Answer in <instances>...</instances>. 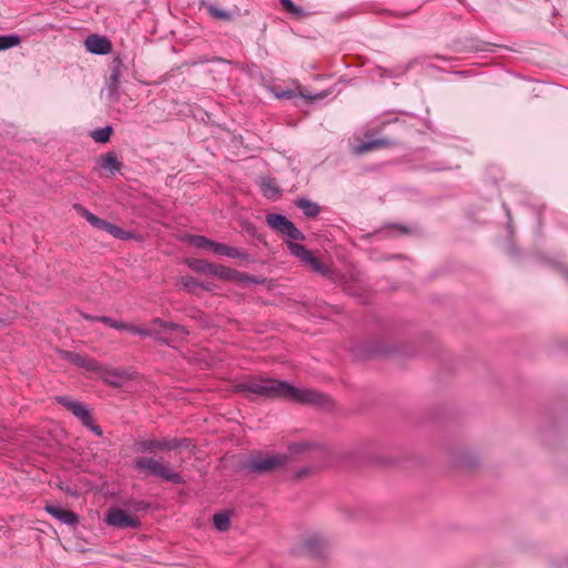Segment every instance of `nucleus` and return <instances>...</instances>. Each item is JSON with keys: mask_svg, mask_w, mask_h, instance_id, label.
Returning <instances> with one entry per match:
<instances>
[{"mask_svg": "<svg viewBox=\"0 0 568 568\" xmlns=\"http://www.w3.org/2000/svg\"><path fill=\"white\" fill-rule=\"evenodd\" d=\"M244 392L253 393L264 397H282L300 404L317 405L327 407L329 398L314 389L297 388L287 382H280L272 378H252L240 385Z\"/></svg>", "mask_w": 568, "mask_h": 568, "instance_id": "nucleus-1", "label": "nucleus"}, {"mask_svg": "<svg viewBox=\"0 0 568 568\" xmlns=\"http://www.w3.org/2000/svg\"><path fill=\"white\" fill-rule=\"evenodd\" d=\"M152 325L159 326L164 331L170 332L169 336H161L159 331L148 329L140 327L138 328V335L144 336V337H154L156 341H159L162 344H165L168 346H173V344L176 341L183 339L186 335H189V331L176 323L164 321L162 318H154L152 321Z\"/></svg>", "mask_w": 568, "mask_h": 568, "instance_id": "nucleus-2", "label": "nucleus"}, {"mask_svg": "<svg viewBox=\"0 0 568 568\" xmlns=\"http://www.w3.org/2000/svg\"><path fill=\"white\" fill-rule=\"evenodd\" d=\"M134 467L140 470H145L148 475L156 476L163 480L173 484H183L182 476L174 471L170 466L163 464L161 460L152 457H142L134 460Z\"/></svg>", "mask_w": 568, "mask_h": 568, "instance_id": "nucleus-3", "label": "nucleus"}, {"mask_svg": "<svg viewBox=\"0 0 568 568\" xmlns=\"http://www.w3.org/2000/svg\"><path fill=\"white\" fill-rule=\"evenodd\" d=\"M287 463L285 455H253L243 464V469L251 474H265L283 467Z\"/></svg>", "mask_w": 568, "mask_h": 568, "instance_id": "nucleus-4", "label": "nucleus"}, {"mask_svg": "<svg viewBox=\"0 0 568 568\" xmlns=\"http://www.w3.org/2000/svg\"><path fill=\"white\" fill-rule=\"evenodd\" d=\"M266 222L276 232L286 235L293 241H304L305 235L286 216L276 213L266 215Z\"/></svg>", "mask_w": 568, "mask_h": 568, "instance_id": "nucleus-5", "label": "nucleus"}, {"mask_svg": "<svg viewBox=\"0 0 568 568\" xmlns=\"http://www.w3.org/2000/svg\"><path fill=\"white\" fill-rule=\"evenodd\" d=\"M287 247L292 255L298 257L302 262L306 263L312 267L313 271L322 274L327 275L328 268L322 264L318 258L308 251L303 244L295 243V242H288Z\"/></svg>", "mask_w": 568, "mask_h": 568, "instance_id": "nucleus-6", "label": "nucleus"}, {"mask_svg": "<svg viewBox=\"0 0 568 568\" xmlns=\"http://www.w3.org/2000/svg\"><path fill=\"white\" fill-rule=\"evenodd\" d=\"M105 521L110 526L120 529L139 528L141 526V521L138 517L128 514L121 508L111 509L106 515Z\"/></svg>", "mask_w": 568, "mask_h": 568, "instance_id": "nucleus-7", "label": "nucleus"}, {"mask_svg": "<svg viewBox=\"0 0 568 568\" xmlns=\"http://www.w3.org/2000/svg\"><path fill=\"white\" fill-rule=\"evenodd\" d=\"M57 402L78 417L82 425H89L91 422L92 415L84 404L72 400L68 396H58Z\"/></svg>", "mask_w": 568, "mask_h": 568, "instance_id": "nucleus-8", "label": "nucleus"}, {"mask_svg": "<svg viewBox=\"0 0 568 568\" xmlns=\"http://www.w3.org/2000/svg\"><path fill=\"white\" fill-rule=\"evenodd\" d=\"M305 551L314 558H324L328 554L329 545L322 535H313L304 541Z\"/></svg>", "mask_w": 568, "mask_h": 568, "instance_id": "nucleus-9", "label": "nucleus"}, {"mask_svg": "<svg viewBox=\"0 0 568 568\" xmlns=\"http://www.w3.org/2000/svg\"><path fill=\"white\" fill-rule=\"evenodd\" d=\"M85 49L93 54H108L112 51V42L103 36L90 34L84 40Z\"/></svg>", "mask_w": 568, "mask_h": 568, "instance_id": "nucleus-10", "label": "nucleus"}, {"mask_svg": "<svg viewBox=\"0 0 568 568\" xmlns=\"http://www.w3.org/2000/svg\"><path fill=\"white\" fill-rule=\"evenodd\" d=\"M60 355L63 359L72 363L78 367L84 368L87 371L98 369V362L87 355L71 351H60Z\"/></svg>", "mask_w": 568, "mask_h": 568, "instance_id": "nucleus-11", "label": "nucleus"}, {"mask_svg": "<svg viewBox=\"0 0 568 568\" xmlns=\"http://www.w3.org/2000/svg\"><path fill=\"white\" fill-rule=\"evenodd\" d=\"M44 509L62 524L75 526L79 523V516L75 513L64 509L59 505H47Z\"/></svg>", "mask_w": 568, "mask_h": 568, "instance_id": "nucleus-12", "label": "nucleus"}, {"mask_svg": "<svg viewBox=\"0 0 568 568\" xmlns=\"http://www.w3.org/2000/svg\"><path fill=\"white\" fill-rule=\"evenodd\" d=\"M100 169L104 170L109 176L120 172L123 163L119 160L118 154L114 151H110L101 155L98 160Z\"/></svg>", "mask_w": 568, "mask_h": 568, "instance_id": "nucleus-13", "label": "nucleus"}, {"mask_svg": "<svg viewBox=\"0 0 568 568\" xmlns=\"http://www.w3.org/2000/svg\"><path fill=\"white\" fill-rule=\"evenodd\" d=\"M215 276L225 280H235L239 282L253 283L256 284L258 281L248 274L237 272L235 270H231L229 267L222 265H215Z\"/></svg>", "mask_w": 568, "mask_h": 568, "instance_id": "nucleus-14", "label": "nucleus"}, {"mask_svg": "<svg viewBox=\"0 0 568 568\" xmlns=\"http://www.w3.org/2000/svg\"><path fill=\"white\" fill-rule=\"evenodd\" d=\"M138 450L141 453L174 450V444H171V438L142 440L138 443Z\"/></svg>", "mask_w": 568, "mask_h": 568, "instance_id": "nucleus-15", "label": "nucleus"}, {"mask_svg": "<svg viewBox=\"0 0 568 568\" xmlns=\"http://www.w3.org/2000/svg\"><path fill=\"white\" fill-rule=\"evenodd\" d=\"M215 254L224 255L232 258H237L245 262H252L251 255L243 248L230 246L226 244L215 242Z\"/></svg>", "mask_w": 568, "mask_h": 568, "instance_id": "nucleus-16", "label": "nucleus"}, {"mask_svg": "<svg viewBox=\"0 0 568 568\" xmlns=\"http://www.w3.org/2000/svg\"><path fill=\"white\" fill-rule=\"evenodd\" d=\"M179 283L183 288L190 293H199L200 291H211V283L207 281H201L194 276H181Z\"/></svg>", "mask_w": 568, "mask_h": 568, "instance_id": "nucleus-17", "label": "nucleus"}, {"mask_svg": "<svg viewBox=\"0 0 568 568\" xmlns=\"http://www.w3.org/2000/svg\"><path fill=\"white\" fill-rule=\"evenodd\" d=\"M74 209L81 213V215L92 225L94 226L95 229L98 230H103L105 231L106 233H109V230L111 227V224L110 222L103 220V219H100L99 216H97L95 214L91 213L90 211H88L87 209L82 207L80 204H75L74 205Z\"/></svg>", "mask_w": 568, "mask_h": 568, "instance_id": "nucleus-18", "label": "nucleus"}, {"mask_svg": "<svg viewBox=\"0 0 568 568\" xmlns=\"http://www.w3.org/2000/svg\"><path fill=\"white\" fill-rule=\"evenodd\" d=\"M123 68H124L123 60L120 57L113 58V60L110 64V69H111V73L109 77L110 90L114 91L119 87Z\"/></svg>", "mask_w": 568, "mask_h": 568, "instance_id": "nucleus-19", "label": "nucleus"}, {"mask_svg": "<svg viewBox=\"0 0 568 568\" xmlns=\"http://www.w3.org/2000/svg\"><path fill=\"white\" fill-rule=\"evenodd\" d=\"M295 205L303 211V214L308 219H314L320 214V206L317 203L301 197L295 201Z\"/></svg>", "mask_w": 568, "mask_h": 568, "instance_id": "nucleus-20", "label": "nucleus"}, {"mask_svg": "<svg viewBox=\"0 0 568 568\" xmlns=\"http://www.w3.org/2000/svg\"><path fill=\"white\" fill-rule=\"evenodd\" d=\"M185 264L194 272L203 275L213 274V264L200 258H186Z\"/></svg>", "mask_w": 568, "mask_h": 568, "instance_id": "nucleus-21", "label": "nucleus"}, {"mask_svg": "<svg viewBox=\"0 0 568 568\" xmlns=\"http://www.w3.org/2000/svg\"><path fill=\"white\" fill-rule=\"evenodd\" d=\"M390 143L385 139H376L369 142L361 143L356 146L355 152L363 154L377 148L389 145Z\"/></svg>", "mask_w": 568, "mask_h": 568, "instance_id": "nucleus-22", "label": "nucleus"}, {"mask_svg": "<svg viewBox=\"0 0 568 568\" xmlns=\"http://www.w3.org/2000/svg\"><path fill=\"white\" fill-rule=\"evenodd\" d=\"M185 241L199 248H213V241L202 235H186Z\"/></svg>", "mask_w": 568, "mask_h": 568, "instance_id": "nucleus-23", "label": "nucleus"}, {"mask_svg": "<svg viewBox=\"0 0 568 568\" xmlns=\"http://www.w3.org/2000/svg\"><path fill=\"white\" fill-rule=\"evenodd\" d=\"M231 511L215 513V530L226 531L230 528Z\"/></svg>", "mask_w": 568, "mask_h": 568, "instance_id": "nucleus-24", "label": "nucleus"}, {"mask_svg": "<svg viewBox=\"0 0 568 568\" xmlns=\"http://www.w3.org/2000/svg\"><path fill=\"white\" fill-rule=\"evenodd\" d=\"M21 43V37L18 34L0 36V51L13 48Z\"/></svg>", "mask_w": 568, "mask_h": 568, "instance_id": "nucleus-25", "label": "nucleus"}, {"mask_svg": "<svg viewBox=\"0 0 568 568\" xmlns=\"http://www.w3.org/2000/svg\"><path fill=\"white\" fill-rule=\"evenodd\" d=\"M112 128L111 126H104L101 129H97L91 133V136L95 142L99 143H106L110 140V136L112 134Z\"/></svg>", "mask_w": 568, "mask_h": 568, "instance_id": "nucleus-26", "label": "nucleus"}, {"mask_svg": "<svg viewBox=\"0 0 568 568\" xmlns=\"http://www.w3.org/2000/svg\"><path fill=\"white\" fill-rule=\"evenodd\" d=\"M128 377H129V375H128V373L125 371H123V369H115V371H112V372L108 373L106 382L110 385L118 387V386L121 385V381L125 379Z\"/></svg>", "mask_w": 568, "mask_h": 568, "instance_id": "nucleus-27", "label": "nucleus"}, {"mask_svg": "<svg viewBox=\"0 0 568 568\" xmlns=\"http://www.w3.org/2000/svg\"><path fill=\"white\" fill-rule=\"evenodd\" d=\"M282 7L285 9L286 12L290 14L302 18L305 16V11L303 8L295 4L292 0H280Z\"/></svg>", "mask_w": 568, "mask_h": 568, "instance_id": "nucleus-28", "label": "nucleus"}, {"mask_svg": "<svg viewBox=\"0 0 568 568\" xmlns=\"http://www.w3.org/2000/svg\"><path fill=\"white\" fill-rule=\"evenodd\" d=\"M240 10L237 8H234L232 10H223L215 8V19L220 20H232L236 17H239Z\"/></svg>", "mask_w": 568, "mask_h": 568, "instance_id": "nucleus-29", "label": "nucleus"}, {"mask_svg": "<svg viewBox=\"0 0 568 568\" xmlns=\"http://www.w3.org/2000/svg\"><path fill=\"white\" fill-rule=\"evenodd\" d=\"M109 234L120 240H130L133 237V234L131 232L124 231L115 224H111Z\"/></svg>", "mask_w": 568, "mask_h": 568, "instance_id": "nucleus-30", "label": "nucleus"}, {"mask_svg": "<svg viewBox=\"0 0 568 568\" xmlns=\"http://www.w3.org/2000/svg\"><path fill=\"white\" fill-rule=\"evenodd\" d=\"M313 445L308 442L293 443L288 446V450L292 455L302 454L308 450Z\"/></svg>", "mask_w": 568, "mask_h": 568, "instance_id": "nucleus-31", "label": "nucleus"}, {"mask_svg": "<svg viewBox=\"0 0 568 568\" xmlns=\"http://www.w3.org/2000/svg\"><path fill=\"white\" fill-rule=\"evenodd\" d=\"M97 322H101L112 328H115V329H122V327H124L122 325V322L120 321H115L114 318L110 317V316H100V317H97Z\"/></svg>", "mask_w": 568, "mask_h": 568, "instance_id": "nucleus-32", "label": "nucleus"}, {"mask_svg": "<svg viewBox=\"0 0 568 568\" xmlns=\"http://www.w3.org/2000/svg\"><path fill=\"white\" fill-rule=\"evenodd\" d=\"M171 444H174V450L180 448H189L192 445L190 438H171Z\"/></svg>", "mask_w": 568, "mask_h": 568, "instance_id": "nucleus-33", "label": "nucleus"}, {"mask_svg": "<svg viewBox=\"0 0 568 568\" xmlns=\"http://www.w3.org/2000/svg\"><path fill=\"white\" fill-rule=\"evenodd\" d=\"M242 226L248 235L260 239L257 227L252 222H243Z\"/></svg>", "mask_w": 568, "mask_h": 568, "instance_id": "nucleus-34", "label": "nucleus"}, {"mask_svg": "<svg viewBox=\"0 0 568 568\" xmlns=\"http://www.w3.org/2000/svg\"><path fill=\"white\" fill-rule=\"evenodd\" d=\"M84 426L88 427L89 429H91L99 437H101L103 435L102 428L94 423L93 417H91V422L89 423V425H84Z\"/></svg>", "mask_w": 568, "mask_h": 568, "instance_id": "nucleus-35", "label": "nucleus"}, {"mask_svg": "<svg viewBox=\"0 0 568 568\" xmlns=\"http://www.w3.org/2000/svg\"><path fill=\"white\" fill-rule=\"evenodd\" d=\"M392 353V349L388 347H374L369 349L371 355H386Z\"/></svg>", "mask_w": 568, "mask_h": 568, "instance_id": "nucleus-36", "label": "nucleus"}, {"mask_svg": "<svg viewBox=\"0 0 568 568\" xmlns=\"http://www.w3.org/2000/svg\"><path fill=\"white\" fill-rule=\"evenodd\" d=\"M263 190H264V194L266 196H268V197L274 195V194H276L278 192L277 187H275V186H273L271 184H264Z\"/></svg>", "mask_w": 568, "mask_h": 568, "instance_id": "nucleus-37", "label": "nucleus"}, {"mask_svg": "<svg viewBox=\"0 0 568 568\" xmlns=\"http://www.w3.org/2000/svg\"><path fill=\"white\" fill-rule=\"evenodd\" d=\"M503 207L506 212V215L508 217V230L509 232L511 233L513 232V229H514V225H513V220H511V214H510V209L508 207V205L506 203L503 204Z\"/></svg>", "mask_w": 568, "mask_h": 568, "instance_id": "nucleus-38", "label": "nucleus"}, {"mask_svg": "<svg viewBox=\"0 0 568 568\" xmlns=\"http://www.w3.org/2000/svg\"><path fill=\"white\" fill-rule=\"evenodd\" d=\"M277 97L280 99H292V98L297 97V94L293 90H286V91L281 92Z\"/></svg>", "mask_w": 568, "mask_h": 568, "instance_id": "nucleus-39", "label": "nucleus"}, {"mask_svg": "<svg viewBox=\"0 0 568 568\" xmlns=\"http://www.w3.org/2000/svg\"><path fill=\"white\" fill-rule=\"evenodd\" d=\"M122 325L124 327H122L121 331H128V332H130L132 334H136L138 333L139 326H135V325H132V324H128V323H124V322H122Z\"/></svg>", "mask_w": 568, "mask_h": 568, "instance_id": "nucleus-40", "label": "nucleus"}, {"mask_svg": "<svg viewBox=\"0 0 568 568\" xmlns=\"http://www.w3.org/2000/svg\"><path fill=\"white\" fill-rule=\"evenodd\" d=\"M344 290L351 295H358V290L354 288L351 284L346 283Z\"/></svg>", "mask_w": 568, "mask_h": 568, "instance_id": "nucleus-41", "label": "nucleus"}, {"mask_svg": "<svg viewBox=\"0 0 568 568\" xmlns=\"http://www.w3.org/2000/svg\"><path fill=\"white\" fill-rule=\"evenodd\" d=\"M310 473H311V468L304 467L297 471L296 477L303 478V477L307 476Z\"/></svg>", "mask_w": 568, "mask_h": 568, "instance_id": "nucleus-42", "label": "nucleus"}, {"mask_svg": "<svg viewBox=\"0 0 568 568\" xmlns=\"http://www.w3.org/2000/svg\"><path fill=\"white\" fill-rule=\"evenodd\" d=\"M302 98L307 100H315L317 97L308 95V94H301ZM323 95H318V98H322Z\"/></svg>", "mask_w": 568, "mask_h": 568, "instance_id": "nucleus-43", "label": "nucleus"}, {"mask_svg": "<svg viewBox=\"0 0 568 568\" xmlns=\"http://www.w3.org/2000/svg\"><path fill=\"white\" fill-rule=\"evenodd\" d=\"M83 317H84L85 320H88V321L97 322V317H98V316H92V315H87V314H84V315H83Z\"/></svg>", "mask_w": 568, "mask_h": 568, "instance_id": "nucleus-44", "label": "nucleus"}, {"mask_svg": "<svg viewBox=\"0 0 568 568\" xmlns=\"http://www.w3.org/2000/svg\"><path fill=\"white\" fill-rule=\"evenodd\" d=\"M395 227L398 229L402 233H407V229L405 226L395 225Z\"/></svg>", "mask_w": 568, "mask_h": 568, "instance_id": "nucleus-45", "label": "nucleus"}, {"mask_svg": "<svg viewBox=\"0 0 568 568\" xmlns=\"http://www.w3.org/2000/svg\"><path fill=\"white\" fill-rule=\"evenodd\" d=\"M207 11L211 16H213V4L207 6Z\"/></svg>", "mask_w": 568, "mask_h": 568, "instance_id": "nucleus-46", "label": "nucleus"}, {"mask_svg": "<svg viewBox=\"0 0 568 568\" xmlns=\"http://www.w3.org/2000/svg\"><path fill=\"white\" fill-rule=\"evenodd\" d=\"M537 216H538V223L540 224V212L537 213Z\"/></svg>", "mask_w": 568, "mask_h": 568, "instance_id": "nucleus-47", "label": "nucleus"}, {"mask_svg": "<svg viewBox=\"0 0 568 568\" xmlns=\"http://www.w3.org/2000/svg\"><path fill=\"white\" fill-rule=\"evenodd\" d=\"M564 275H565L566 278H568V271H565Z\"/></svg>", "mask_w": 568, "mask_h": 568, "instance_id": "nucleus-48", "label": "nucleus"}]
</instances>
